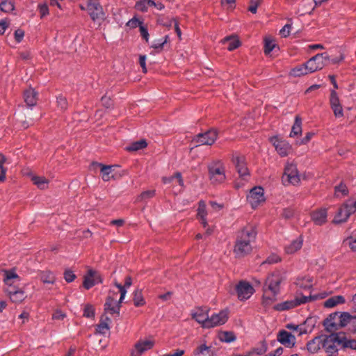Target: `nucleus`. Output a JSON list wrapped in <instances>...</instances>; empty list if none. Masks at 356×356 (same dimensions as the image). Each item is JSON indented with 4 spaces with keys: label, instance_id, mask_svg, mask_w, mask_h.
<instances>
[{
    "label": "nucleus",
    "instance_id": "1",
    "mask_svg": "<svg viewBox=\"0 0 356 356\" xmlns=\"http://www.w3.org/2000/svg\"><path fill=\"white\" fill-rule=\"evenodd\" d=\"M256 236L257 231L252 225H247L237 232L233 248L236 258L244 257L252 252Z\"/></svg>",
    "mask_w": 356,
    "mask_h": 356
},
{
    "label": "nucleus",
    "instance_id": "2",
    "mask_svg": "<svg viewBox=\"0 0 356 356\" xmlns=\"http://www.w3.org/2000/svg\"><path fill=\"white\" fill-rule=\"evenodd\" d=\"M3 276V282L7 286L6 292L9 296L10 300L15 303L22 302L26 298L24 291L14 286L15 283H18L21 280L19 275L14 270H8L4 271Z\"/></svg>",
    "mask_w": 356,
    "mask_h": 356
},
{
    "label": "nucleus",
    "instance_id": "3",
    "mask_svg": "<svg viewBox=\"0 0 356 356\" xmlns=\"http://www.w3.org/2000/svg\"><path fill=\"white\" fill-rule=\"evenodd\" d=\"M326 296L325 293L314 296H301L290 300H286L283 302L276 304L273 306V309L276 311H285L294 308L300 305L308 302L310 300L323 299Z\"/></svg>",
    "mask_w": 356,
    "mask_h": 356
},
{
    "label": "nucleus",
    "instance_id": "4",
    "mask_svg": "<svg viewBox=\"0 0 356 356\" xmlns=\"http://www.w3.org/2000/svg\"><path fill=\"white\" fill-rule=\"evenodd\" d=\"M323 348L329 356H336L338 347L341 346V335L337 333L330 335L323 334Z\"/></svg>",
    "mask_w": 356,
    "mask_h": 356
},
{
    "label": "nucleus",
    "instance_id": "5",
    "mask_svg": "<svg viewBox=\"0 0 356 356\" xmlns=\"http://www.w3.org/2000/svg\"><path fill=\"white\" fill-rule=\"evenodd\" d=\"M209 179L213 184H219L226 179L225 167L220 161L211 163L209 166Z\"/></svg>",
    "mask_w": 356,
    "mask_h": 356
},
{
    "label": "nucleus",
    "instance_id": "6",
    "mask_svg": "<svg viewBox=\"0 0 356 356\" xmlns=\"http://www.w3.org/2000/svg\"><path fill=\"white\" fill-rule=\"evenodd\" d=\"M330 56L327 53L318 54L312 57L305 63L310 73L321 70L330 61Z\"/></svg>",
    "mask_w": 356,
    "mask_h": 356
},
{
    "label": "nucleus",
    "instance_id": "7",
    "mask_svg": "<svg viewBox=\"0 0 356 356\" xmlns=\"http://www.w3.org/2000/svg\"><path fill=\"white\" fill-rule=\"evenodd\" d=\"M282 280V276L279 272H274L267 277L263 289L279 294Z\"/></svg>",
    "mask_w": 356,
    "mask_h": 356
},
{
    "label": "nucleus",
    "instance_id": "8",
    "mask_svg": "<svg viewBox=\"0 0 356 356\" xmlns=\"http://www.w3.org/2000/svg\"><path fill=\"white\" fill-rule=\"evenodd\" d=\"M300 181V175L297 167L293 163H286L284 168V175L282 176V181L284 184H291L297 185Z\"/></svg>",
    "mask_w": 356,
    "mask_h": 356
},
{
    "label": "nucleus",
    "instance_id": "9",
    "mask_svg": "<svg viewBox=\"0 0 356 356\" xmlns=\"http://www.w3.org/2000/svg\"><path fill=\"white\" fill-rule=\"evenodd\" d=\"M218 138V131L215 129H211L205 133L199 134L193 139V142L196 145H211Z\"/></svg>",
    "mask_w": 356,
    "mask_h": 356
},
{
    "label": "nucleus",
    "instance_id": "10",
    "mask_svg": "<svg viewBox=\"0 0 356 356\" xmlns=\"http://www.w3.org/2000/svg\"><path fill=\"white\" fill-rule=\"evenodd\" d=\"M232 161L240 177L245 179L246 176L249 175V170L243 155L238 152H234L232 154Z\"/></svg>",
    "mask_w": 356,
    "mask_h": 356
},
{
    "label": "nucleus",
    "instance_id": "11",
    "mask_svg": "<svg viewBox=\"0 0 356 356\" xmlns=\"http://www.w3.org/2000/svg\"><path fill=\"white\" fill-rule=\"evenodd\" d=\"M354 212H355V207L350 203L346 202V203L339 209L334 218L333 222L335 224L344 222Z\"/></svg>",
    "mask_w": 356,
    "mask_h": 356
},
{
    "label": "nucleus",
    "instance_id": "12",
    "mask_svg": "<svg viewBox=\"0 0 356 356\" xmlns=\"http://www.w3.org/2000/svg\"><path fill=\"white\" fill-rule=\"evenodd\" d=\"M228 320V312L225 310L220 311L218 313L212 314L209 316L205 323L207 329L212 328L225 324Z\"/></svg>",
    "mask_w": 356,
    "mask_h": 356
},
{
    "label": "nucleus",
    "instance_id": "13",
    "mask_svg": "<svg viewBox=\"0 0 356 356\" xmlns=\"http://www.w3.org/2000/svg\"><path fill=\"white\" fill-rule=\"evenodd\" d=\"M87 10L93 21H100L104 19L102 7L97 1L90 0L87 5Z\"/></svg>",
    "mask_w": 356,
    "mask_h": 356
},
{
    "label": "nucleus",
    "instance_id": "14",
    "mask_svg": "<svg viewBox=\"0 0 356 356\" xmlns=\"http://www.w3.org/2000/svg\"><path fill=\"white\" fill-rule=\"evenodd\" d=\"M247 200L252 208H257L260 203L265 200L264 189L259 186L253 188L248 195Z\"/></svg>",
    "mask_w": 356,
    "mask_h": 356
},
{
    "label": "nucleus",
    "instance_id": "15",
    "mask_svg": "<svg viewBox=\"0 0 356 356\" xmlns=\"http://www.w3.org/2000/svg\"><path fill=\"white\" fill-rule=\"evenodd\" d=\"M236 289L238 298L241 300H248L254 293L252 286L246 281H241Z\"/></svg>",
    "mask_w": 356,
    "mask_h": 356
},
{
    "label": "nucleus",
    "instance_id": "16",
    "mask_svg": "<svg viewBox=\"0 0 356 356\" xmlns=\"http://www.w3.org/2000/svg\"><path fill=\"white\" fill-rule=\"evenodd\" d=\"M270 140L281 156H286L291 151V145L286 140H281L277 136L270 138Z\"/></svg>",
    "mask_w": 356,
    "mask_h": 356
},
{
    "label": "nucleus",
    "instance_id": "17",
    "mask_svg": "<svg viewBox=\"0 0 356 356\" xmlns=\"http://www.w3.org/2000/svg\"><path fill=\"white\" fill-rule=\"evenodd\" d=\"M102 282V280L99 274L92 269H89L84 275L83 286L86 289H90L95 284Z\"/></svg>",
    "mask_w": 356,
    "mask_h": 356
},
{
    "label": "nucleus",
    "instance_id": "18",
    "mask_svg": "<svg viewBox=\"0 0 356 356\" xmlns=\"http://www.w3.org/2000/svg\"><path fill=\"white\" fill-rule=\"evenodd\" d=\"M277 340L286 348H292L296 343L295 336L284 330L277 333Z\"/></svg>",
    "mask_w": 356,
    "mask_h": 356
},
{
    "label": "nucleus",
    "instance_id": "19",
    "mask_svg": "<svg viewBox=\"0 0 356 356\" xmlns=\"http://www.w3.org/2000/svg\"><path fill=\"white\" fill-rule=\"evenodd\" d=\"M193 356H216V348L205 343L197 345L193 351Z\"/></svg>",
    "mask_w": 356,
    "mask_h": 356
},
{
    "label": "nucleus",
    "instance_id": "20",
    "mask_svg": "<svg viewBox=\"0 0 356 356\" xmlns=\"http://www.w3.org/2000/svg\"><path fill=\"white\" fill-rule=\"evenodd\" d=\"M154 345V341L151 339L139 341L135 345V350L132 352V356H140L145 351L150 350Z\"/></svg>",
    "mask_w": 356,
    "mask_h": 356
},
{
    "label": "nucleus",
    "instance_id": "21",
    "mask_svg": "<svg viewBox=\"0 0 356 356\" xmlns=\"http://www.w3.org/2000/svg\"><path fill=\"white\" fill-rule=\"evenodd\" d=\"M122 302H118L115 298L108 296L104 304V310L111 314H119L120 304Z\"/></svg>",
    "mask_w": 356,
    "mask_h": 356
},
{
    "label": "nucleus",
    "instance_id": "22",
    "mask_svg": "<svg viewBox=\"0 0 356 356\" xmlns=\"http://www.w3.org/2000/svg\"><path fill=\"white\" fill-rule=\"evenodd\" d=\"M209 309L207 307H199L192 314L193 318L204 328L209 318Z\"/></svg>",
    "mask_w": 356,
    "mask_h": 356
},
{
    "label": "nucleus",
    "instance_id": "23",
    "mask_svg": "<svg viewBox=\"0 0 356 356\" xmlns=\"http://www.w3.org/2000/svg\"><path fill=\"white\" fill-rule=\"evenodd\" d=\"M278 293H273L263 289V296L261 304L266 309L270 308L275 305L274 303L277 300Z\"/></svg>",
    "mask_w": 356,
    "mask_h": 356
},
{
    "label": "nucleus",
    "instance_id": "24",
    "mask_svg": "<svg viewBox=\"0 0 356 356\" xmlns=\"http://www.w3.org/2000/svg\"><path fill=\"white\" fill-rule=\"evenodd\" d=\"M327 212L325 208H321L312 213V219L317 225H322L327 221Z\"/></svg>",
    "mask_w": 356,
    "mask_h": 356
},
{
    "label": "nucleus",
    "instance_id": "25",
    "mask_svg": "<svg viewBox=\"0 0 356 356\" xmlns=\"http://www.w3.org/2000/svg\"><path fill=\"white\" fill-rule=\"evenodd\" d=\"M323 334L314 337L307 343V348L311 353H317L321 348H323Z\"/></svg>",
    "mask_w": 356,
    "mask_h": 356
},
{
    "label": "nucleus",
    "instance_id": "26",
    "mask_svg": "<svg viewBox=\"0 0 356 356\" xmlns=\"http://www.w3.org/2000/svg\"><path fill=\"white\" fill-rule=\"evenodd\" d=\"M37 96L38 93L33 88H29L24 92V98L28 106L31 107L36 104Z\"/></svg>",
    "mask_w": 356,
    "mask_h": 356
},
{
    "label": "nucleus",
    "instance_id": "27",
    "mask_svg": "<svg viewBox=\"0 0 356 356\" xmlns=\"http://www.w3.org/2000/svg\"><path fill=\"white\" fill-rule=\"evenodd\" d=\"M207 212L206 210V204L204 201H200L198 209H197V218L202 225V226L206 228L207 227V220L206 218Z\"/></svg>",
    "mask_w": 356,
    "mask_h": 356
},
{
    "label": "nucleus",
    "instance_id": "28",
    "mask_svg": "<svg viewBox=\"0 0 356 356\" xmlns=\"http://www.w3.org/2000/svg\"><path fill=\"white\" fill-rule=\"evenodd\" d=\"M302 243L303 240L300 237L292 241L285 246V252L289 254L295 253L302 248Z\"/></svg>",
    "mask_w": 356,
    "mask_h": 356
},
{
    "label": "nucleus",
    "instance_id": "29",
    "mask_svg": "<svg viewBox=\"0 0 356 356\" xmlns=\"http://www.w3.org/2000/svg\"><path fill=\"white\" fill-rule=\"evenodd\" d=\"M308 74H310V72L305 63L292 68L289 72V76L293 77H299Z\"/></svg>",
    "mask_w": 356,
    "mask_h": 356
},
{
    "label": "nucleus",
    "instance_id": "30",
    "mask_svg": "<svg viewBox=\"0 0 356 356\" xmlns=\"http://www.w3.org/2000/svg\"><path fill=\"white\" fill-rule=\"evenodd\" d=\"M131 284L132 280L131 277H126L124 286L118 282H115V286L119 289L120 293V302H122L124 299L127 294V289L129 288L131 286Z\"/></svg>",
    "mask_w": 356,
    "mask_h": 356
},
{
    "label": "nucleus",
    "instance_id": "31",
    "mask_svg": "<svg viewBox=\"0 0 356 356\" xmlns=\"http://www.w3.org/2000/svg\"><path fill=\"white\" fill-rule=\"evenodd\" d=\"M223 44H227V49L233 51L241 45L239 40L236 36H228L221 40Z\"/></svg>",
    "mask_w": 356,
    "mask_h": 356
},
{
    "label": "nucleus",
    "instance_id": "32",
    "mask_svg": "<svg viewBox=\"0 0 356 356\" xmlns=\"http://www.w3.org/2000/svg\"><path fill=\"white\" fill-rule=\"evenodd\" d=\"M302 134V119L300 115H296L289 136L291 138L300 136Z\"/></svg>",
    "mask_w": 356,
    "mask_h": 356
},
{
    "label": "nucleus",
    "instance_id": "33",
    "mask_svg": "<svg viewBox=\"0 0 356 356\" xmlns=\"http://www.w3.org/2000/svg\"><path fill=\"white\" fill-rule=\"evenodd\" d=\"M95 164L100 168L102 179L104 181H108L111 178L113 177L111 175L114 165H105L99 163H96Z\"/></svg>",
    "mask_w": 356,
    "mask_h": 356
},
{
    "label": "nucleus",
    "instance_id": "34",
    "mask_svg": "<svg viewBox=\"0 0 356 356\" xmlns=\"http://www.w3.org/2000/svg\"><path fill=\"white\" fill-rule=\"evenodd\" d=\"M345 302V299L342 296H333L324 302V306L327 308H332L335 307L339 304L343 303Z\"/></svg>",
    "mask_w": 356,
    "mask_h": 356
},
{
    "label": "nucleus",
    "instance_id": "35",
    "mask_svg": "<svg viewBox=\"0 0 356 356\" xmlns=\"http://www.w3.org/2000/svg\"><path fill=\"white\" fill-rule=\"evenodd\" d=\"M353 316L348 312H343L339 316V325L340 327H347L349 329V325L351 323Z\"/></svg>",
    "mask_w": 356,
    "mask_h": 356
},
{
    "label": "nucleus",
    "instance_id": "36",
    "mask_svg": "<svg viewBox=\"0 0 356 356\" xmlns=\"http://www.w3.org/2000/svg\"><path fill=\"white\" fill-rule=\"evenodd\" d=\"M31 179L40 189H45L48 187L49 180L44 177L33 176Z\"/></svg>",
    "mask_w": 356,
    "mask_h": 356
},
{
    "label": "nucleus",
    "instance_id": "37",
    "mask_svg": "<svg viewBox=\"0 0 356 356\" xmlns=\"http://www.w3.org/2000/svg\"><path fill=\"white\" fill-rule=\"evenodd\" d=\"M169 36L165 35L163 38L159 39L158 40H155L152 42L150 47L154 48L156 50V52H160L162 51L163 46L168 41Z\"/></svg>",
    "mask_w": 356,
    "mask_h": 356
},
{
    "label": "nucleus",
    "instance_id": "38",
    "mask_svg": "<svg viewBox=\"0 0 356 356\" xmlns=\"http://www.w3.org/2000/svg\"><path fill=\"white\" fill-rule=\"evenodd\" d=\"M15 9V5L13 0H1L0 3V10L4 13H10Z\"/></svg>",
    "mask_w": 356,
    "mask_h": 356
},
{
    "label": "nucleus",
    "instance_id": "39",
    "mask_svg": "<svg viewBox=\"0 0 356 356\" xmlns=\"http://www.w3.org/2000/svg\"><path fill=\"white\" fill-rule=\"evenodd\" d=\"M40 280L43 283L54 284L56 281V277L53 273L50 271H43L41 273Z\"/></svg>",
    "mask_w": 356,
    "mask_h": 356
},
{
    "label": "nucleus",
    "instance_id": "40",
    "mask_svg": "<svg viewBox=\"0 0 356 356\" xmlns=\"http://www.w3.org/2000/svg\"><path fill=\"white\" fill-rule=\"evenodd\" d=\"M110 321V318L106 317L105 321H102L97 325L96 332L101 334H105L110 330V327L108 325V322Z\"/></svg>",
    "mask_w": 356,
    "mask_h": 356
},
{
    "label": "nucleus",
    "instance_id": "41",
    "mask_svg": "<svg viewBox=\"0 0 356 356\" xmlns=\"http://www.w3.org/2000/svg\"><path fill=\"white\" fill-rule=\"evenodd\" d=\"M219 339L222 342L231 343L234 341L236 337L232 332H224L220 334Z\"/></svg>",
    "mask_w": 356,
    "mask_h": 356
},
{
    "label": "nucleus",
    "instance_id": "42",
    "mask_svg": "<svg viewBox=\"0 0 356 356\" xmlns=\"http://www.w3.org/2000/svg\"><path fill=\"white\" fill-rule=\"evenodd\" d=\"M147 142L145 140H140L131 143V145L127 147L129 151H138L145 148L147 146Z\"/></svg>",
    "mask_w": 356,
    "mask_h": 356
},
{
    "label": "nucleus",
    "instance_id": "43",
    "mask_svg": "<svg viewBox=\"0 0 356 356\" xmlns=\"http://www.w3.org/2000/svg\"><path fill=\"white\" fill-rule=\"evenodd\" d=\"M286 327L290 330L296 332L298 333L299 336H301L305 333H307V330L305 327L300 325H295L293 323H288L286 325Z\"/></svg>",
    "mask_w": 356,
    "mask_h": 356
},
{
    "label": "nucleus",
    "instance_id": "44",
    "mask_svg": "<svg viewBox=\"0 0 356 356\" xmlns=\"http://www.w3.org/2000/svg\"><path fill=\"white\" fill-rule=\"evenodd\" d=\"M134 303L136 307H140L145 304L141 291L137 290L134 292Z\"/></svg>",
    "mask_w": 356,
    "mask_h": 356
},
{
    "label": "nucleus",
    "instance_id": "45",
    "mask_svg": "<svg viewBox=\"0 0 356 356\" xmlns=\"http://www.w3.org/2000/svg\"><path fill=\"white\" fill-rule=\"evenodd\" d=\"M341 347L356 350V340L347 339L343 335H341Z\"/></svg>",
    "mask_w": 356,
    "mask_h": 356
},
{
    "label": "nucleus",
    "instance_id": "46",
    "mask_svg": "<svg viewBox=\"0 0 356 356\" xmlns=\"http://www.w3.org/2000/svg\"><path fill=\"white\" fill-rule=\"evenodd\" d=\"M335 195L337 197H343L348 193V189L345 184L341 183L334 188Z\"/></svg>",
    "mask_w": 356,
    "mask_h": 356
},
{
    "label": "nucleus",
    "instance_id": "47",
    "mask_svg": "<svg viewBox=\"0 0 356 356\" xmlns=\"http://www.w3.org/2000/svg\"><path fill=\"white\" fill-rule=\"evenodd\" d=\"M155 195L154 190H148L143 192L137 198L138 201H143L153 197Z\"/></svg>",
    "mask_w": 356,
    "mask_h": 356
},
{
    "label": "nucleus",
    "instance_id": "48",
    "mask_svg": "<svg viewBox=\"0 0 356 356\" xmlns=\"http://www.w3.org/2000/svg\"><path fill=\"white\" fill-rule=\"evenodd\" d=\"M330 103L331 108L340 104L339 98L338 97L337 92L334 90H331L330 91Z\"/></svg>",
    "mask_w": 356,
    "mask_h": 356
},
{
    "label": "nucleus",
    "instance_id": "49",
    "mask_svg": "<svg viewBox=\"0 0 356 356\" xmlns=\"http://www.w3.org/2000/svg\"><path fill=\"white\" fill-rule=\"evenodd\" d=\"M343 244L348 246L353 252H356V238L350 236L344 239Z\"/></svg>",
    "mask_w": 356,
    "mask_h": 356
},
{
    "label": "nucleus",
    "instance_id": "50",
    "mask_svg": "<svg viewBox=\"0 0 356 356\" xmlns=\"http://www.w3.org/2000/svg\"><path fill=\"white\" fill-rule=\"evenodd\" d=\"M143 25V22L140 21L136 17H134L132 19H129L126 24V26L129 27L130 29H135L138 26H139L140 28V26Z\"/></svg>",
    "mask_w": 356,
    "mask_h": 356
},
{
    "label": "nucleus",
    "instance_id": "51",
    "mask_svg": "<svg viewBox=\"0 0 356 356\" xmlns=\"http://www.w3.org/2000/svg\"><path fill=\"white\" fill-rule=\"evenodd\" d=\"M275 47V44L271 39L266 38L265 40L264 52L266 54H270Z\"/></svg>",
    "mask_w": 356,
    "mask_h": 356
},
{
    "label": "nucleus",
    "instance_id": "52",
    "mask_svg": "<svg viewBox=\"0 0 356 356\" xmlns=\"http://www.w3.org/2000/svg\"><path fill=\"white\" fill-rule=\"evenodd\" d=\"M67 317L66 313L62 310L57 309L52 314V319L57 321H63Z\"/></svg>",
    "mask_w": 356,
    "mask_h": 356
},
{
    "label": "nucleus",
    "instance_id": "53",
    "mask_svg": "<svg viewBox=\"0 0 356 356\" xmlns=\"http://www.w3.org/2000/svg\"><path fill=\"white\" fill-rule=\"evenodd\" d=\"M280 261H281V258L279 255H277V254H272L266 258V259L262 263V264H276Z\"/></svg>",
    "mask_w": 356,
    "mask_h": 356
},
{
    "label": "nucleus",
    "instance_id": "54",
    "mask_svg": "<svg viewBox=\"0 0 356 356\" xmlns=\"http://www.w3.org/2000/svg\"><path fill=\"white\" fill-rule=\"evenodd\" d=\"M83 316L92 318L95 316V309L91 305H86L83 309Z\"/></svg>",
    "mask_w": 356,
    "mask_h": 356
},
{
    "label": "nucleus",
    "instance_id": "55",
    "mask_svg": "<svg viewBox=\"0 0 356 356\" xmlns=\"http://www.w3.org/2000/svg\"><path fill=\"white\" fill-rule=\"evenodd\" d=\"M57 104L61 110H65L68 105L66 98L63 95H59L57 97Z\"/></svg>",
    "mask_w": 356,
    "mask_h": 356
},
{
    "label": "nucleus",
    "instance_id": "56",
    "mask_svg": "<svg viewBox=\"0 0 356 356\" xmlns=\"http://www.w3.org/2000/svg\"><path fill=\"white\" fill-rule=\"evenodd\" d=\"M261 0H250V6L248 10L252 13H256L258 6L260 5Z\"/></svg>",
    "mask_w": 356,
    "mask_h": 356
},
{
    "label": "nucleus",
    "instance_id": "57",
    "mask_svg": "<svg viewBox=\"0 0 356 356\" xmlns=\"http://www.w3.org/2000/svg\"><path fill=\"white\" fill-rule=\"evenodd\" d=\"M64 278L67 282L70 283L75 280L76 275L72 270H66L64 272Z\"/></svg>",
    "mask_w": 356,
    "mask_h": 356
},
{
    "label": "nucleus",
    "instance_id": "58",
    "mask_svg": "<svg viewBox=\"0 0 356 356\" xmlns=\"http://www.w3.org/2000/svg\"><path fill=\"white\" fill-rule=\"evenodd\" d=\"M291 25L289 24H286L285 26L282 27V29L280 31V34L283 38H286L289 35L291 32Z\"/></svg>",
    "mask_w": 356,
    "mask_h": 356
},
{
    "label": "nucleus",
    "instance_id": "59",
    "mask_svg": "<svg viewBox=\"0 0 356 356\" xmlns=\"http://www.w3.org/2000/svg\"><path fill=\"white\" fill-rule=\"evenodd\" d=\"M38 8L41 17H44L49 14V8L46 3L39 4Z\"/></svg>",
    "mask_w": 356,
    "mask_h": 356
},
{
    "label": "nucleus",
    "instance_id": "60",
    "mask_svg": "<svg viewBox=\"0 0 356 356\" xmlns=\"http://www.w3.org/2000/svg\"><path fill=\"white\" fill-rule=\"evenodd\" d=\"M332 109L333 111V113H334V115H335V117L341 118V117L343 116V111L342 106L341 105V104L336 106H333L332 108Z\"/></svg>",
    "mask_w": 356,
    "mask_h": 356
},
{
    "label": "nucleus",
    "instance_id": "61",
    "mask_svg": "<svg viewBox=\"0 0 356 356\" xmlns=\"http://www.w3.org/2000/svg\"><path fill=\"white\" fill-rule=\"evenodd\" d=\"M139 29L141 37L145 40L146 42H148L149 35L147 27L143 25L140 26Z\"/></svg>",
    "mask_w": 356,
    "mask_h": 356
},
{
    "label": "nucleus",
    "instance_id": "62",
    "mask_svg": "<svg viewBox=\"0 0 356 356\" xmlns=\"http://www.w3.org/2000/svg\"><path fill=\"white\" fill-rule=\"evenodd\" d=\"M102 104L106 108H108L113 105V102L108 97H102L101 99Z\"/></svg>",
    "mask_w": 356,
    "mask_h": 356
},
{
    "label": "nucleus",
    "instance_id": "63",
    "mask_svg": "<svg viewBox=\"0 0 356 356\" xmlns=\"http://www.w3.org/2000/svg\"><path fill=\"white\" fill-rule=\"evenodd\" d=\"M148 5L149 6L155 7L159 10H161L165 8L164 5L162 3H161V2L156 3L155 1H154L152 0L148 1Z\"/></svg>",
    "mask_w": 356,
    "mask_h": 356
},
{
    "label": "nucleus",
    "instance_id": "64",
    "mask_svg": "<svg viewBox=\"0 0 356 356\" xmlns=\"http://www.w3.org/2000/svg\"><path fill=\"white\" fill-rule=\"evenodd\" d=\"M348 330L351 332L356 333V315L353 316L351 323L349 325Z\"/></svg>",
    "mask_w": 356,
    "mask_h": 356
}]
</instances>
